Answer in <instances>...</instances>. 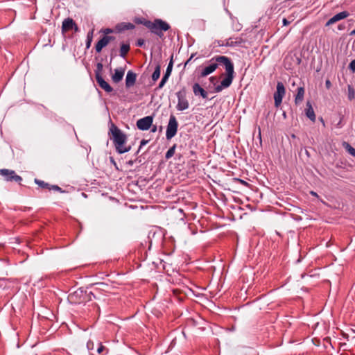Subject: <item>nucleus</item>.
I'll list each match as a JSON object with an SVG mask.
<instances>
[{
	"label": "nucleus",
	"mask_w": 355,
	"mask_h": 355,
	"mask_svg": "<svg viewBox=\"0 0 355 355\" xmlns=\"http://www.w3.org/2000/svg\"><path fill=\"white\" fill-rule=\"evenodd\" d=\"M243 40L241 37H236V38H229L227 40L226 45L230 46H234L236 45H240L243 43Z\"/></svg>",
	"instance_id": "nucleus-19"
},
{
	"label": "nucleus",
	"mask_w": 355,
	"mask_h": 355,
	"mask_svg": "<svg viewBox=\"0 0 355 355\" xmlns=\"http://www.w3.org/2000/svg\"><path fill=\"white\" fill-rule=\"evenodd\" d=\"M350 35H355V28L350 33Z\"/></svg>",
	"instance_id": "nucleus-41"
},
{
	"label": "nucleus",
	"mask_w": 355,
	"mask_h": 355,
	"mask_svg": "<svg viewBox=\"0 0 355 355\" xmlns=\"http://www.w3.org/2000/svg\"><path fill=\"white\" fill-rule=\"evenodd\" d=\"M306 116L313 122L315 121V114L310 101H307L306 107L305 109Z\"/></svg>",
	"instance_id": "nucleus-16"
},
{
	"label": "nucleus",
	"mask_w": 355,
	"mask_h": 355,
	"mask_svg": "<svg viewBox=\"0 0 355 355\" xmlns=\"http://www.w3.org/2000/svg\"><path fill=\"white\" fill-rule=\"evenodd\" d=\"M311 194L313 195V196H316L317 195L316 193L313 192V191L311 192Z\"/></svg>",
	"instance_id": "nucleus-44"
},
{
	"label": "nucleus",
	"mask_w": 355,
	"mask_h": 355,
	"mask_svg": "<svg viewBox=\"0 0 355 355\" xmlns=\"http://www.w3.org/2000/svg\"><path fill=\"white\" fill-rule=\"evenodd\" d=\"M150 31L159 37L160 38L164 36V32L168 31L171 28L170 25L165 21L161 19H155L153 21L145 20L143 22Z\"/></svg>",
	"instance_id": "nucleus-2"
},
{
	"label": "nucleus",
	"mask_w": 355,
	"mask_h": 355,
	"mask_svg": "<svg viewBox=\"0 0 355 355\" xmlns=\"http://www.w3.org/2000/svg\"><path fill=\"white\" fill-rule=\"evenodd\" d=\"M349 69L353 72H355V60L351 61L349 64Z\"/></svg>",
	"instance_id": "nucleus-32"
},
{
	"label": "nucleus",
	"mask_w": 355,
	"mask_h": 355,
	"mask_svg": "<svg viewBox=\"0 0 355 355\" xmlns=\"http://www.w3.org/2000/svg\"><path fill=\"white\" fill-rule=\"evenodd\" d=\"M325 86H326L327 89H330L331 88V81L329 79L326 80V81H325Z\"/></svg>",
	"instance_id": "nucleus-36"
},
{
	"label": "nucleus",
	"mask_w": 355,
	"mask_h": 355,
	"mask_svg": "<svg viewBox=\"0 0 355 355\" xmlns=\"http://www.w3.org/2000/svg\"><path fill=\"white\" fill-rule=\"evenodd\" d=\"M144 44H145V41H144V39H141V38L138 39V40L137 42V46L141 47V46H144Z\"/></svg>",
	"instance_id": "nucleus-35"
},
{
	"label": "nucleus",
	"mask_w": 355,
	"mask_h": 355,
	"mask_svg": "<svg viewBox=\"0 0 355 355\" xmlns=\"http://www.w3.org/2000/svg\"><path fill=\"white\" fill-rule=\"evenodd\" d=\"M74 29V31L76 32L78 31V27L76 25V24L74 22L73 19L71 18H67L62 21V31L63 33L69 31L71 30Z\"/></svg>",
	"instance_id": "nucleus-11"
},
{
	"label": "nucleus",
	"mask_w": 355,
	"mask_h": 355,
	"mask_svg": "<svg viewBox=\"0 0 355 355\" xmlns=\"http://www.w3.org/2000/svg\"><path fill=\"white\" fill-rule=\"evenodd\" d=\"M304 92H305L304 87H300L297 88V92L295 98V104H299L303 101Z\"/></svg>",
	"instance_id": "nucleus-18"
},
{
	"label": "nucleus",
	"mask_w": 355,
	"mask_h": 355,
	"mask_svg": "<svg viewBox=\"0 0 355 355\" xmlns=\"http://www.w3.org/2000/svg\"><path fill=\"white\" fill-rule=\"evenodd\" d=\"M178 123L175 116L173 114L170 116L169 121L166 127V137L168 140L172 139L177 134Z\"/></svg>",
	"instance_id": "nucleus-6"
},
{
	"label": "nucleus",
	"mask_w": 355,
	"mask_h": 355,
	"mask_svg": "<svg viewBox=\"0 0 355 355\" xmlns=\"http://www.w3.org/2000/svg\"><path fill=\"white\" fill-rule=\"evenodd\" d=\"M53 190L56 191L63 192L62 188L58 187V185H50V191Z\"/></svg>",
	"instance_id": "nucleus-31"
},
{
	"label": "nucleus",
	"mask_w": 355,
	"mask_h": 355,
	"mask_svg": "<svg viewBox=\"0 0 355 355\" xmlns=\"http://www.w3.org/2000/svg\"><path fill=\"white\" fill-rule=\"evenodd\" d=\"M35 182L40 187L43 189H46L50 191V184L45 182L43 180H40L38 179H35Z\"/></svg>",
	"instance_id": "nucleus-22"
},
{
	"label": "nucleus",
	"mask_w": 355,
	"mask_h": 355,
	"mask_svg": "<svg viewBox=\"0 0 355 355\" xmlns=\"http://www.w3.org/2000/svg\"><path fill=\"white\" fill-rule=\"evenodd\" d=\"M92 37H93V31H92L87 33V42H86L87 49H89L90 47L91 43L92 41Z\"/></svg>",
	"instance_id": "nucleus-26"
},
{
	"label": "nucleus",
	"mask_w": 355,
	"mask_h": 355,
	"mask_svg": "<svg viewBox=\"0 0 355 355\" xmlns=\"http://www.w3.org/2000/svg\"><path fill=\"white\" fill-rule=\"evenodd\" d=\"M135 25L132 23H128L124 25V28L128 30H132L135 28Z\"/></svg>",
	"instance_id": "nucleus-33"
},
{
	"label": "nucleus",
	"mask_w": 355,
	"mask_h": 355,
	"mask_svg": "<svg viewBox=\"0 0 355 355\" xmlns=\"http://www.w3.org/2000/svg\"><path fill=\"white\" fill-rule=\"evenodd\" d=\"M0 175L8 182L15 181L16 182H21L22 180V178L17 175L13 170L6 168L0 169Z\"/></svg>",
	"instance_id": "nucleus-8"
},
{
	"label": "nucleus",
	"mask_w": 355,
	"mask_h": 355,
	"mask_svg": "<svg viewBox=\"0 0 355 355\" xmlns=\"http://www.w3.org/2000/svg\"><path fill=\"white\" fill-rule=\"evenodd\" d=\"M137 80V74L132 71H128L125 77V87L130 88L133 86Z\"/></svg>",
	"instance_id": "nucleus-14"
},
{
	"label": "nucleus",
	"mask_w": 355,
	"mask_h": 355,
	"mask_svg": "<svg viewBox=\"0 0 355 355\" xmlns=\"http://www.w3.org/2000/svg\"><path fill=\"white\" fill-rule=\"evenodd\" d=\"M343 147L353 157H355V148H353L349 143L344 141L343 144Z\"/></svg>",
	"instance_id": "nucleus-21"
},
{
	"label": "nucleus",
	"mask_w": 355,
	"mask_h": 355,
	"mask_svg": "<svg viewBox=\"0 0 355 355\" xmlns=\"http://www.w3.org/2000/svg\"><path fill=\"white\" fill-rule=\"evenodd\" d=\"M130 49V47L129 44H122L120 48V56L125 58L129 52Z\"/></svg>",
	"instance_id": "nucleus-20"
},
{
	"label": "nucleus",
	"mask_w": 355,
	"mask_h": 355,
	"mask_svg": "<svg viewBox=\"0 0 355 355\" xmlns=\"http://www.w3.org/2000/svg\"><path fill=\"white\" fill-rule=\"evenodd\" d=\"M288 24H289V22L287 21V19H285V18H284V19H283V24H284V25H285V26H286V25H288Z\"/></svg>",
	"instance_id": "nucleus-39"
},
{
	"label": "nucleus",
	"mask_w": 355,
	"mask_h": 355,
	"mask_svg": "<svg viewBox=\"0 0 355 355\" xmlns=\"http://www.w3.org/2000/svg\"><path fill=\"white\" fill-rule=\"evenodd\" d=\"M149 142V140H146V139H142L140 142V146H139V150H138V152L141 150V148L145 146L146 144H147Z\"/></svg>",
	"instance_id": "nucleus-34"
},
{
	"label": "nucleus",
	"mask_w": 355,
	"mask_h": 355,
	"mask_svg": "<svg viewBox=\"0 0 355 355\" xmlns=\"http://www.w3.org/2000/svg\"><path fill=\"white\" fill-rule=\"evenodd\" d=\"M159 76H160V67L159 65H157L155 67L154 72L153 73L152 80L154 82H155L159 79Z\"/></svg>",
	"instance_id": "nucleus-23"
},
{
	"label": "nucleus",
	"mask_w": 355,
	"mask_h": 355,
	"mask_svg": "<svg viewBox=\"0 0 355 355\" xmlns=\"http://www.w3.org/2000/svg\"><path fill=\"white\" fill-rule=\"evenodd\" d=\"M153 121V116H147L142 119H139L137 121V126L141 130H147L151 127Z\"/></svg>",
	"instance_id": "nucleus-10"
},
{
	"label": "nucleus",
	"mask_w": 355,
	"mask_h": 355,
	"mask_svg": "<svg viewBox=\"0 0 355 355\" xmlns=\"http://www.w3.org/2000/svg\"><path fill=\"white\" fill-rule=\"evenodd\" d=\"M103 70V64L98 63L96 65V70L95 71V78L99 87L104 89L106 92L110 93L112 92V87L103 79L101 76Z\"/></svg>",
	"instance_id": "nucleus-5"
},
{
	"label": "nucleus",
	"mask_w": 355,
	"mask_h": 355,
	"mask_svg": "<svg viewBox=\"0 0 355 355\" xmlns=\"http://www.w3.org/2000/svg\"><path fill=\"white\" fill-rule=\"evenodd\" d=\"M193 56H194V55L192 54L190 58H191V59H193Z\"/></svg>",
	"instance_id": "nucleus-46"
},
{
	"label": "nucleus",
	"mask_w": 355,
	"mask_h": 355,
	"mask_svg": "<svg viewBox=\"0 0 355 355\" xmlns=\"http://www.w3.org/2000/svg\"><path fill=\"white\" fill-rule=\"evenodd\" d=\"M112 31L110 29H107V33H110Z\"/></svg>",
	"instance_id": "nucleus-45"
},
{
	"label": "nucleus",
	"mask_w": 355,
	"mask_h": 355,
	"mask_svg": "<svg viewBox=\"0 0 355 355\" xmlns=\"http://www.w3.org/2000/svg\"><path fill=\"white\" fill-rule=\"evenodd\" d=\"M226 65L225 66V71H226V77L220 82V84L216 86L214 88V91L217 93L220 92L223 89L229 87L234 79V64L231 60H225Z\"/></svg>",
	"instance_id": "nucleus-4"
},
{
	"label": "nucleus",
	"mask_w": 355,
	"mask_h": 355,
	"mask_svg": "<svg viewBox=\"0 0 355 355\" xmlns=\"http://www.w3.org/2000/svg\"><path fill=\"white\" fill-rule=\"evenodd\" d=\"M178 104L176 108L179 111H183L189 108V103L187 99L186 91L182 89L177 92Z\"/></svg>",
	"instance_id": "nucleus-9"
},
{
	"label": "nucleus",
	"mask_w": 355,
	"mask_h": 355,
	"mask_svg": "<svg viewBox=\"0 0 355 355\" xmlns=\"http://www.w3.org/2000/svg\"><path fill=\"white\" fill-rule=\"evenodd\" d=\"M235 180L245 186L248 184L247 182H245V180H243L241 179L236 178V179H235Z\"/></svg>",
	"instance_id": "nucleus-37"
},
{
	"label": "nucleus",
	"mask_w": 355,
	"mask_h": 355,
	"mask_svg": "<svg viewBox=\"0 0 355 355\" xmlns=\"http://www.w3.org/2000/svg\"><path fill=\"white\" fill-rule=\"evenodd\" d=\"M347 92H348V94H347L348 99L349 101H352V100L354 99V98H355V90H354V87L352 85H348V87H347Z\"/></svg>",
	"instance_id": "nucleus-24"
},
{
	"label": "nucleus",
	"mask_w": 355,
	"mask_h": 355,
	"mask_svg": "<svg viewBox=\"0 0 355 355\" xmlns=\"http://www.w3.org/2000/svg\"><path fill=\"white\" fill-rule=\"evenodd\" d=\"M209 80H210V81H211V82H213L214 80H216V78H215V77H211V78H209Z\"/></svg>",
	"instance_id": "nucleus-42"
},
{
	"label": "nucleus",
	"mask_w": 355,
	"mask_h": 355,
	"mask_svg": "<svg viewBox=\"0 0 355 355\" xmlns=\"http://www.w3.org/2000/svg\"><path fill=\"white\" fill-rule=\"evenodd\" d=\"M87 348L89 352H92L94 349V343L93 340H88L87 343Z\"/></svg>",
	"instance_id": "nucleus-29"
},
{
	"label": "nucleus",
	"mask_w": 355,
	"mask_h": 355,
	"mask_svg": "<svg viewBox=\"0 0 355 355\" xmlns=\"http://www.w3.org/2000/svg\"><path fill=\"white\" fill-rule=\"evenodd\" d=\"M175 148H176V145H173L172 147H171L168 150V151L166 152V153L165 155V157L166 159H170L171 157H172L174 155L175 151Z\"/></svg>",
	"instance_id": "nucleus-25"
},
{
	"label": "nucleus",
	"mask_w": 355,
	"mask_h": 355,
	"mask_svg": "<svg viewBox=\"0 0 355 355\" xmlns=\"http://www.w3.org/2000/svg\"><path fill=\"white\" fill-rule=\"evenodd\" d=\"M125 70L122 68L114 69V73L112 76V80L114 83H119L124 76Z\"/></svg>",
	"instance_id": "nucleus-15"
},
{
	"label": "nucleus",
	"mask_w": 355,
	"mask_h": 355,
	"mask_svg": "<svg viewBox=\"0 0 355 355\" xmlns=\"http://www.w3.org/2000/svg\"><path fill=\"white\" fill-rule=\"evenodd\" d=\"M193 92L196 96H201L203 98H207V92L198 83L193 85Z\"/></svg>",
	"instance_id": "nucleus-17"
},
{
	"label": "nucleus",
	"mask_w": 355,
	"mask_h": 355,
	"mask_svg": "<svg viewBox=\"0 0 355 355\" xmlns=\"http://www.w3.org/2000/svg\"><path fill=\"white\" fill-rule=\"evenodd\" d=\"M230 60L229 58L224 55H217L212 58L207 64V65L202 67L200 71V76L205 77L211 73H213L218 67V65H223L224 67L227 64L226 61L223 60Z\"/></svg>",
	"instance_id": "nucleus-3"
},
{
	"label": "nucleus",
	"mask_w": 355,
	"mask_h": 355,
	"mask_svg": "<svg viewBox=\"0 0 355 355\" xmlns=\"http://www.w3.org/2000/svg\"><path fill=\"white\" fill-rule=\"evenodd\" d=\"M191 60H192V59H191V58H189L187 60V62H185L184 66L186 67V66H187V64H188L191 61Z\"/></svg>",
	"instance_id": "nucleus-40"
},
{
	"label": "nucleus",
	"mask_w": 355,
	"mask_h": 355,
	"mask_svg": "<svg viewBox=\"0 0 355 355\" xmlns=\"http://www.w3.org/2000/svg\"><path fill=\"white\" fill-rule=\"evenodd\" d=\"M349 15V13L347 11H343L339 13H337L327 21L325 26H329L330 25H332L340 20L347 18Z\"/></svg>",
	"instance_id": "nucleus-12"
},
{
	"label": "nucleus",
	"mask_w": 355,
	"mask_h": 355,
	"mask_svg": "<svg viewBox=\"0 0 355 355\" xmlns=\"http://www.w3.org/2000/svg\"><path fill=\"white\" fill-rule=\"evenodd\" d=\"M286 94V89L284 84L282 82H277V90L274 93V101L275 105L276 107H279L282 102V99Z\"/></svg>",
	"instance_id": "nucleus-7"
},
{
	"label": "nucleus",
	"mask_w": 355,
	"mask_h": 355,
	"mask_svg": "<svg viewBox=\"0 0 355 355\" xmlns=\"http://www.w3.org/2000/svg\"><path fill=\"white\" fill-rule=\"evenodd\" d=\"M152 132H155L157 131V126L156 125H153L151 128V130H150Z\"/></svg>",
	"instance_id": "nucleus-38"
},
{
	"label": "nucleus",
	"mask_w": 355,
	"mask_h": 355,
	"mask_svg": "<svg viewBox=\"0 0 355 355\" xmlns=\"http://www.w3.org/2000/svg\"><path fill=\"white\" fill-rule=\"evenodd\" d=\"M343 28V26H341L340 25H339V26H338V29H339V30H342Z\"/></svg>",
	"instance_id": "nucleus-43"
},
{
	"label": "nucleus",
	"mask_w": 355,
	"mask_h": 355,
	"mask_svg": "<svg viewBox=\"0 0 355 355\" xmlns=\"http://www.w3.org/2000/svg\"><path fill=\"white\" fill-rule=\"evenodd\" d=\"M168 78V76H164L162 78V80L160 81L159 84V86H158V88L159 89H161L164 87V85H165L166 82L167 81Z\"/></svg>",
	"instance_id": "nucleus-30"
},
{
	"label": "nucleus",
	"mask_w": 355,
	"mask_h": 355,
	"mask_svg": "<svg viewBox=\"0 0 355 355\" xmlns=\"http://www.w3.org/2000/svg\"><path fill=\"white\" fill-rule=\"evenodd\" d=\"M172 68H173V60L171 59L170 62L168 64V67L166 68L164 75L169 77V76L171 75V71H172Z\"/></svg>",
	"instance_id": "nucleus-27"
},
{
	"label": "nucleus",
	"mask_w": 355,
	"mask_h": 355,
	"mask_svg": "<svg viewBox=\"0 0 355 355\" xmlns=\"http://www.w3.org/2000/svg\"><path fill=\"white\" fill-rule=\"evenodd\" d=\"M113 39L112 37L104 35L95 46V50L97 53L101 52L102 49L105 47L109 42Z\"/></svg>",
	"instance_id": "nucleus-13"
},
{
	"label": "nucleus",
	"mask_w": 355,
	"mask_h": 355,
	"mask_svg": "<svg viewBox=\"0 0 355 355\" xmlns=\"http://www.w3.org/2000/svg\"><path fill=\"white\" fill-rule=\"evenodd\" d=\"M109 135L118 153L123 154L130 150L131 146L126 145L127 136L114 123L110 127Z\"/></svg>",
	"instance_id": "nucleus-1"
},
{
	"label": "nucleus",
	"mask_w": 355,
	"mask_h": 355,
	"mask_svg": "<svg viewBox=\"0 0 355 355\" xmlns=\"http://www.w3.org/2000/svg\"><path fill=\"white\" fill-rule=\"evenodd\" d=\"M97 352L98 354H101L103 352L105 351L106 352V354L108 353L109 350L107 349H106L102 344L101 342H99L98 343V347L97 348Z\"/></svg>",
	"instance_id": "nucleus-28"
}]
</instances>
